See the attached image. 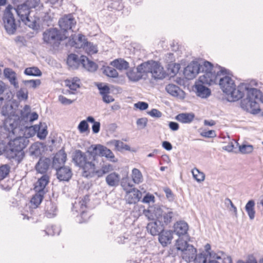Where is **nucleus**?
I'll use <instances>...</instances> for the list:
<instances>
[{
  "mask_svg": "<svg viewBox=\"0 0 263 263\" xmlns=\"http://www.w3.org/2000/svg\"><path fill=\"white\" fill-rule=\"evenodd\" d=\"M160 208L159 207H155L151 208L149 210H145L143 211L144 215L149 219V220H154L155 218L157 219V216L156 215V210Z\"/></svg>",
  "mask_w": 263,
  "mask_h": 263,
  "instance_id": "603ef678",
  "label": "nucleus"
},
{
  "mask_svg": "<svg viewBox=\"0 0 263 263\" xmlns=\"http://www.w3.org/2000/svg\"><path fill=\"white\" fill-rule=\"evenodd\" d=\"M90 148H92L91 152L94 158L96 156L105 157V153L107 152L106 150L108 149L106 147L101 144L92 145Z\"/></svg>",
  "mask_w": 263,
  "mask_h": 263,
  "instance_id": "72a5a7b5",
  "label": "nucleus"
},
{
  "mask_svg": "<svg viewBox=\"0 0 263 263\" xmlns=\"http://www.w3.org/2000/svg\"><path fill=\"white\" fill-rule=\"evenodd\" d=\"M194 118L193 113H181L176 116L175 119L182 123L189 124L193 121Z\"/></svg>",
  "mask_w": 263,
  "mask_h": 263,
  "instance_id": "c756f323",
  "label": "nucleus"
},
{
  "mask_svg": "<svg viewBox=\"0 0 263 263\" xmlns=\"http://www.w3.org/2000/svg\"><path fill=\"white\" fill-rule=\"evenodd\" d=\"M110 144L114 145L116 149L118 151L123 150L130 151V147L126 144H124L122 141L118 140H112L109 142Z\"/></svg>",
  "mask_w": 263,
  "mask_h": 263,
  "instance_id": "ea45409f",
  "label": "nucleus"
},
{
  "mask_svg": "<svg viewBox=\"0 0 263 263\" xmlns=\"http://www.w3.org/2000/svg\"><path fill=\"white\" fill-rule=\"evenodd\" d=\"M35 128L36 129L37 137L40 139H45L48 134L46 125L45 124L40 123L39 125H35Z\"/></svg>",
  "mask_w": 263,
  "mask_h": 263,
  "instance_id": "58836bf2",
  "label": "nucleus"
},
{
  "mask_svg": "<svg viewBox=\"0 0 263 263\" xmlns=\"http://www.w3.org/2000/svg\"><path fill=\"white\" fill-rule=\"evenodd\" d=\"M10 167L8 164H3L0 166V180L6 178L9 174Z\"/></svg>",
  "mask_w": 263,
  "mask_h": 263,
  "instance_id": "8fccbe9b",
  "label": "nucleus"
},
{
  "mask_svg": "<svg viewBox=\"0 0 263 263\" xmlns=\"http://www.w3.org/2000/svg\"><path fill=\"white\" fill-rule=\"evenodd\" d=\"M44 42L51 45L59 44L63 40L60 31L56 28H50L46 30L43 33Z\"/></svg>",
  "mask_w": 263,
  "mask_h": 263,
  "instance_id": "9b49d317",
  "label": "nucleus"
},
{
  "mask_svg": "<svg viewBox=\"0 0 263 263\" xmlns=\"http://www.w3.org/2000/svg\"><path fill=\"white\" fill-rule=\"evenodd\" d=\"M66 83L67 85L72 90H76L80 87V80L77 78H73L71 81H68Z\"/></svg>",
  "mask_w": 263,
  "mask_h": 263,
  "instance_id": "bf43d9fd",
  "label": "nucleus"
},
{
  "mask_svg": "<svg viewBox=\"0 0 263 263\" xmlns=\"http://www.w3.org/2000/svg\"><path fill=\"white\" fill-rule=\"evenodd\" d=\"M97 86L100 90V93L102 96L109 93V88L107 86H102L101 84H99Z\"/></svg>",
  "mask_w": 263,
  "mask_h": 263,
  "instance_id": "0e129e2a",
  "label": "nucleus"
},
{
  "mask_svg": "<svg viewBox=\"0 0 263 263\" xmlns=\"http://www.w3.org/2000/svg\"><path fill=\"white\" fill-rule=\"evenodd\" d=\"M121 185L124 191H128L134 186V184L130 182L128 177L123 178L121 182Z\"/></svg>",
  "mask_w": 263,
  "mask_h": 263,
  "instance_id": "052dcab7",
  "label": "nucleus"
},
{
  "mask_svg": "<svg viewBox=\"0 0 263 263\" xmlns=\"http://www.w3.org/2000/svg\"><path fill=\"white\" fill-rule=\"evenodd\" d=\"M45 211V215L48 218H53L57 215L58 210L56 204L48 200L46 202Z\"/></svg>",
  "mask_w": 263,
  "mask_h": 263,
  "instance_id": "cd10ccee",
  "label": "nucleus"
},
{
  "mask_svg": "<svg viewBox=\"0 0 263 263\" xmlns=\"http://www.w3.org/2000/svg\"><path fill=\"white\" fill-rule=\"evenodd\" d=\"M145 74L151 73L155 80H162L165 77V72L163 67L157 62L148 61L142 63Z\"/></svg>",
  "mask_w": 263,
  "mask_h": 263,
  "instance_id": "1a4fd4ad",
  "label": "nucleus"
},
{
  "mask_svg": "<svg viewBox=\"0 0 263 263\" xmlns=\"http://www.w3.org/2000/svg\"><path fill=\"white\" fill-rule=\"evenodd\" d=\"M159 241L163 247L167 246L171 243L173 239V233L171 231H164L159 234Z\"/></svg>",
  "mask_w": 263,
  "mask_h": 263,
  "instance_id": "bb28decb",
  "label": "nucleus"
},
{
  "mask_svg": "<svg viewBox=\"0 0 263 263\" xmlns=\"http://www.w3.org/2000/svg\"><path fill=\"white\" fill-rule=\"evenodd\" d=\"M23 22L31 28L35 29L38 26L39 17H32L33 12L30 10L26 5L18 6L16 9H14Z\"/></svg>",
  "mask_w": 263,
  "mask_h": 263,
  "instance_id": "0eeeda50",
  "label": "nucleus"
},
{
  "mask_svg": "<svg viewBox=\"0 0 263 263\" xmlns=\"http://www.w3.org/2000/svg\"><path fill=\"white\" fill-rule=\"evenodd\" d=\"M208 263H232V260L230 256L222 251L217 253L211 252L209 253Z\"/></svg>",
  "mask_w": 263,
  "mask_h": 263,
  "instance_id": "f8f14e48",
  "label": "nucleus"
},
{
  "mask_svg": "<svg viewBox=\"0 0 263 263\" xmlns=\"http://www.w3.org/2000/svg\"><path fill=\"white\" fill-rule=\"evenodd\" d=\"M86 41L84 35L79 34L78 37L76 40H74L73 37L72 39H70L69 41V44L72 47H74L76 48L83 49Z\"/></svg>",
  "mask_w": 263,
  "mask_h": 263,
  "instance_id": "c85d7f7f",
  "label": "nucleus"
},
{
  "mask_svg": "<svg viewBox=\"0 0 263 263\" xmlns=\"http://www.w3.org/2000/svg\"><path fill=\"white\" fill-rule=\"evenodd\" d=\"M203 84L197 83L195 85V88L198 96L205 98L209 97L211 94V91L208 87L203 86Z\"/></svg>",
  "mask_w": 263,
  "mask_h": 263,
  "instance_id": "f704fd0d",
  "label": "nucleus"
},
{
  "mask_svg": "<svg viewBox=\"0 0 263 263\" xmlns=\"http://www.w3.org/2000/svg\"><path fill=\"white\" fill-rule=\"evenodd\" d=\"M87 121L90 123H93L92 126V130L94 134H97L99 132L100 129V123L98 121H95V119L89 116L87 118Z\"/></svg>",
  "mask_w": 263,
  "mask_h": 263,
  "instance_id": "864d4df0",
  "label": "nucleus"
},
{
  "mask_svg": "<svg viewBox=\"0 0 263 263\" xmlns=\"http://www.w3.org/2000/svg\"><path fill=\"white\" fill-rule=\"evenodd\" d=\"M147 231L153 236L159 235L163 230L164 226L161 221L157 219L149 222L146 227Z\"/></svg>",
  "mask_w": 263,
  "mask_h": 263,
  "instance_id": "6ab92c4d",
  "label": "nucleus"
},
{
  "mask_svg": "<svg viewBox=\"0 0 263 263\" xmlns=\"http://www.w3.org/2000/svg\"><path fill=\"white\" fill-rule=\"evenodd\" d=\"M147 119L145 118L138 119L137 121V124L141 129L145 128L147 125Z\"/></svg>",
  "mask_w": 263,
  "mask_h": 263,
  "instance_id": "338daca9",
  "label": "nucleus"
},
{
  "mask_svg": "<svg viewBox=\"0 0 263 263\" xmlns=\"http://www.w3.org/2000/svg\"><path fill=\"white\" fill-rule=\"evenodd\" d=\"M51 164V160L49 158L42 157L40 159L35 165L36 171L41 174L45 173Z\"/></svg>",
  "mask_w": 263,
  "mask_h": 263,
  "instance_id": "393cba45",
  "label": "nucleus"
},
{
  "mask_svg": "<svg viewBox=\"0 0 263 263\" xmlns=\"http://www.w3.org/2000/svg\"><path fill=\"white\" fill-rule=\"evenodd\" d=\"M21 120L19 117V122L18 126L20 127V132L16 133L9 138L8 145L10 147H13V149H16L19 152H23V149L28 145L29 143L28 137L23 135V127L20 124Z\"/></svg>",
  "mask_w": 263,
  "mask_h": 263,
  "instance_id": "6e6552de",
  "label": "nucleus"
},
{
  "mask_svg": "<svg viewBox=\"0 0 263 263\" xmlns=\"http://www.w3.org/2000/svg\"><path fill=\"white\" fill-rule=\"evenodd\" d=\"M24 73L31 76H41L42 72L36 67H28L25 69Z\"/></svg>",
  "mask_w": 263,
  "mask_h": 263,
  "instance_id": "a18cd8bd",
  "label": "nucleus"
},
{
  "mask_svg": "<svg viewBox=\"0 0 263 263\" xmlns=\"http://www.w3.org/2000/svg\"><path fill=\"white\" fill-rule=\"evenodd\" d=\"M192 173L194 178L198 182H201L204 180L205 175L203 173L200 172L199 170L196 168L192 170Z\"/></svg>",
  "mask_w": 263,
  "mask_h": 263,
  "instance_id": "3c124183",
  "label": "nucleus"
},
{
  "mask_svg": "<svg viewBox=\"0 0 263 263\" xmlns=\"http://www.w3.org/2000/svg\"><path fill=\"white\" fill-rule=\"evenodd\" d=\"M72 160L77 166L82 168V175L86 178L102 177L113 170L111 164L104 162L100 163V168L96 167L93 162L95 159L91 154V148L86 153L79 149L75 151L72 155Z\"/></svg>",
  "mask_w": 263,
  "mask_h": 263,
  "instance_id": "f257e3e1",
  "label": "nucleus"
},
{
  "mask_svg": "<svg viewBox=\"0 0 263 263\" xmlns=\"http://www.w3.org/2000/svg\"><path fill=\"white\" fill-rule=\"evenodd\" d=\"M24 83L26 85H28L30 87L35 88L41 84V81L39 79L26 80L24 81Z\"/></svg>",
  "mask_w": 263,
  "mask_h": 263,
  "instance_id": "e2e57ef3",
  "label": "nucleus"
},
{
  "mask_svg": "<svg viewBox=\"0 0 263 263\" xmlns=\"http://www.w3.org/2000/svg\"><path fill=\"white\" fill-rule=\"evenodd\" d=\"M166 91L171 96L177 97L180 99H183L185 98V93L178 86L169 84L165 87Z\"/></svg>",
  "mask_w": 263,
  "mask_h": 263,
  "instance_id": "412c9836",
  "label": "nucleus"
},
{
  "mask_svg": "<svg viewBox=\"0 0 263 263\" xmlns=\"http://www.w3.org/2000/svg\"><path fill=\"white\" fill-rule=\"evenodd\" d=\"M142 197V193L135 188L130 189L126 192L125 199L129 204H135L138 202Z\"/></svg>",
  "mask_w": 263,
  "mask_h": 263,
  "instance_id": "a211bd4d",
  "label": "nucleus"
},
{
  "mask_svg": "<svg viewBox=\"0 0 263 263\" xmlns=\"http://www.w3.org/2000/svg\"><path fill=\"white\" fill-rule=\"evenodd\" d=\"M79 58L77 55L75 54H70L68 55L67 63L70 67H75L78 64Z\"/></svg>",
  "mask_w": 263,
  "mask_h": 263,
  "instance_id": "4d7b16f0",
  "label": "nucleus"
},
{
  "mask_svg": "<svg viewBox=\"0 0 263 263\" xmlns=\"http://www.w3.org/2000/svg\"><path fill=\"white\" fill-rule=\"evenodd\" d=\"M134 106L135 107L141 110H145L148 107V104L144 102H138V103H135Z\"/></svg>",
  "mask_w": 263,
  "mask_h": 263,
  "instance_id": "774afa93",
  "label": "nucleus"
},
{
  "mask_svg": "<svg viewBox=\"0 0 263 263\" xmlns=\"http://www.w3.org/2000/svg\"><path fill=\"white\" fill-rule=\"evenodd\" d=\"M256 85L257 83L255 80L248 84V89L245 91L247 93V97L241 102V107L244 110L253 114H258L260 111L258 102L261 91L257 88L252 87V86Z\"/></svg>",
  "mask_w": 263,
  "mask_h": 263,
  "instance_id": "20e7f679",
  "label": "nucleus"
},
{
  "mask_svg": "<svg viewBox=\"0 0 263 263\" xmlns=\"http://www.w3.org/2000/svg\"><path fill=\"white\" fill-rule=\"evenodd\" d=\"M103 73L110 78H117L118 77L117 71L111 67H105L103 69Z\"/></svg>",
  "mask_w": 263,
  "mask_h": 263,
  "instance_id": "09e8293b",
  "label": "nucleus"
},
{
  "mask_svg": "<svg viewBox=\"0 0 263 263\" xmlns=\"http://www.w3.org/2000/svg\"><path fill=\"white\" fill-rule=\"evenodd\" d=\"M13 7L11 5H8L5 11L3 21L4 27L7 32L9 34H13L16 30V24L13 14L11 11Z\"/></svg>",
  "mask_w": 263,
  "mask_h": 263,
  "instance_id": "9d476101",
  "label": "nucleus"
},
{
  "mask_svg": "<svg viewBox=\"0 0 263 263\" xmlns=\"http://www.w3.org/2000/svg\"><path fill=\"white\" fill-rule=\"evenodd\" d=\"M222 72L218 76L219 84L222 91L227 95L230 102H234L241 99L245 95V91L248 89V83H241L237 87L234 80L231 77L229 71L222 68Z\"/></svg>",
  "mask_w": 263,
  "mask_h": 263,
  "instance_id": "7ed1b4c3",
  "label": "nucleus"
},
{
  "mask_svg": "<svg viewBox=\"0 0 263 263\" xmlns=\"http://www.w3.org/2000/svg\"><path fill=\"white\" fill-rule=\"evenodd\" d=\"M209 261V253L206 254L205 253H201L198 254L196 253V256H195L194 259V263H208Z\"/></svg>",
  "mask_w": 263,
  "mask_h": 263,
  "instance_id": "c03bdc74",
  "label": "nucleus"
},
{
  "mask_svg": "<svg viewBox=\"0 0 263 263\" xmlns=\"http://www.w3.org/2000/svg\"><path fill=\"white\" fill-rule=\"evenodd\" d=\"M131 177L133 182L135 184H140L143 181V176L141 171L138 168L132 170Z\"/></svg>",
  "mask_w": 263,
  "mask_h": 263,
  "instance_id": "4c0bfd02",
  "label": "nucleus"
},
{
  "mask_svg": "<svg viewBox=\"0 0 263 263\" xmlns=\"http://www.w3.org/2000/svg\"><path fill=\"white\" fill-rule=\"evenodd\" d=\"M60 231L61 230L59 227L51 226L47 228L46 230L44 231V232L47 235L53 236L55 235H59Z\"/></svg>",
  "mask_w": 263,
  "mask_h": 263,
  "instance_id": "5fc2aeb1",
  "label": "nucleus"
},
{
  "mask_svg": "<svg viewBox=\"0 0 263 263\" xmlns=\"http://www.w3.org/2000/svg\"><path fill=\"white\" fill-rule=\"evenodd\" d=\"M83 49L88 54H92L96 53L98 51L97 47L90 42L86 41Z\"/></svg>",
  "mask_w": 263,
  "mask_h": 263,
  "instance_id": "de8ad7c7",
  "label": "nucleus"
},
{
  "mask_svg": "<svg viewBox=\"0 0 263 263\" xmlns=\"http://www.w3.org/2000/svg\"><path fill=\"white\" fill-rule=\"evenodd\" d=\"M142 63L139 65L136 68H133L126 72L127 77L132 81H138L140 80L145 72L144 71V67L142 66Z\"/></svg>",
  "mask_w": 263,
  "mask_h": 263,
  "instance_id": "f3484780",
  "label": "nucleus"
},
{
  "mask_svg": "<svg viewBox=\"0 0 263 263\" xmlns=\"http://www.w3.org/2000/svg\"><path fill=\"white\" fill-rule=\"evenodd\" d=\"M155 214L158 220H160L162 223H164L166 224L172 221V218L174 215L171 210L161 208H158L156 210Z\"/></svg>",
  "mask_w": 263,
  "mask_h": 263,
  "instance_id": "4468645a",
  "label": "nucleus"
},
{
  "mask_svg": "<svg viewBox=\"0 0 263 263\" xmlns=\"http://www.w3.org/2000/svg\"><path fill=\"white\" fill-rule=\"evenodd\" d=\"M163 191L165 193L166 197L169 201H173L174 199V195L171 190L168 187H164Z\"/></svg>",
  "mask_w": 263,
  "mask_h": 263,
  "instance_id": "69168bd1",
  "label": "nucleus"
},
{
  "mask_svg": "<svg viewBox=\"0 0 263 263\" xmlns=\"http://www.w3.org/2000/svg\"><path fill=\"white\" fill-rule=\"evenodd\" d=\"M199 64L200 72H203V74L199 78V82L208 85L215 84L218 76L222 72L221 69L223 67L218 66L214 68L212 64L208 61Z\"/></svg>",
  "mask_w": 263,
  "mask_h": 263,
  "instance_id": "39448f33",
  "label": "nucleus"
},
{
  "mask_svg": "<svg viewBox=\"0 0 263 263\" xmlns=\"http://www.w3.org/2000/svg\"><path fill=\"white\" fill-rule=\"evenodd\" d=\"M253 146L250 144H242L239 146L240 152L243 154H250L253 152Z\"/></svg>",
  "mask_w": 263,
  "mask_h": 263,
  "instance_id": "13d9d810",
  "label": "nucleus"
},
{
  "mask_svg": "<svg viewBox=\"0 0 263 263\" xmlns=\"http://www.w3.org/2000/svg\"><path fill=\"white\" fill-rule=\"evenodd\" d=\"M105 180L107 184L109 186H117L119 185L120 176L117 173L113 172L108 174Z\"/></svg>",
  "mask_w": 263,
  "mask_h": 263,
  "instance_id": "473e14b6",
  "label": "nucleus"
},
{
  "mask_svg": "<svg viewBox=\"0 0 263 263\" xmlns=\"http://www.w3.org/2000/svg\"><path fill=\"white\" fill-rule=\"evenodd\" d=\"M174 232L179 237V238H182L181 236H185L189 238V236H186L187 233L189 226L186 222L180 221L175 223L174 226Z\"/></svg>",
  "mask_w": 263,
  "mask_h": 263,
  "instance_id": "aec40b11",
  "label": "nucleus"
},
{
  "mask_svg": "<svg viewBox=\"0 0 263 263\" xmlns=\"http://www.w3.org/2000/svg\"><path fill=\"white\" fill-rule=\"evenodd\" d=\"M5 76L8 78L10 83L14 86L17 84L16 80L15 73L10 68H6L4 70Z\"/></svg>",
  "mask_w": 263,
  "mask_h": 263,
  "instance_id": "79ce46f5",
  "label": "nucleus"
},
{
  "mask_svg": "<svg viewBox=\"0 0 263 263\" xmlns=\"http://www.w3.org/2000/svg\"><path fill=\"white\" fill-rule=\"evenodd\" d=\"M80 62L85 68L89 71H95L97 69V65L93 62L90 61L85 56L82 55L81 57Z\"/></svg>",
  "mask_w": 263,
  "mask_h": 263,
  "instance_id": "2f4dec72",
  "label": "nucleus"
},
{
  "mask_svg": "<svg viewBox=\"0 0 263 263\" xmlns=\"http://www.w3.org/2000/svg\"><path fill=\"white\" fill-rule=\"evenodd\" d=\"M59 24L61 29L64 31L71 30L75 27L76 21L71 14H68L63 16L59 21Z\"/></svg>",
  "mask_w": 263,
  "mask_h": 263,
  "instance_id": "2eb2a0df",
  "label": "nucleus"
},
{
  "mask_svg": "<svg viewBox=\"0 0 263 263\" xmlns=\"http://www.w3.org/2000/svg\"><path fill=\"white\" fill-rule=\"evenodd\" d=\"M2 114L6 118L4 126L0 127V155L8 148L9 138L21 130L18 126L19 116L13 112L12 106L3 107Z\"/></svg>",
  "mask_w": 263,
  "mask_h": 263,
  "instance_id": "f03ea898",
  "label": "nucleus"
},
{
  "mask_svg": "<svg viewBox=\"0 0 263 263\" xmlns=\"http://www.w3.org/2000/svg\"><path fill=\"white\" fill-rule=\"evenodd\" d=\"M45 194L36 192L32 197L30 202L34 208H36L41 203Z\"/></svg>",
  "mask_w": 263,
  "mask_h": 263,
  "instance_id": "37998d69",
  "label": "nucleus"
},
{
  "mask_svg": "<svg viewBox=\"0 0 263 263\" xmlns=\"http://www.w3.org/2000/svg\"><path fill=\"white\" fill-rule=\"evenodd\" d=\"M35 127V125L29 127H27V126L24 127V129L23 128V135H25L26 137L28 136V137L34 136L36 134L37 132L36 129Z\"/></svg>",
  "mask_w": 263,
  "mask_h": 263,
  "instance_id": "6e6d98bb",
  "label": "nucleus"
},
{
  "mask_svg": "<svg viewBox=\"0 0 263 263\" xmlns=\"http://www.w3.org/2000/svg\"><path fill=\"white\" fill-rule=\"evenodd\" d=\"M111 65L119 70H126L129 67V63L123 59H118L111 62Z\"/></svg>",
  "mask_w": 263,
  "mask_h": 263,
  "instance_id": "c9c22d12",
  "label": "nucleus"
},
{
  "mask_svg": "<svg viewBox=\"0 0 263 263\" xmlns=\"http://www.w3.org/2000/svg\"><path fill=\"white\" fill-rule=\"evenodd\" d=\"M142 257L141 256L135 260H130L129 263H160L156 255L147 256L144 258L143 260L141 259Z\"/></svg>",
  "mask_w": 263,
  "mask_h": 263,
  "instance_id": "7c9ffc66",
  "label": "nucleus"
},
{
  "mask_svg": "<svg viewBox=\"0 0 263 263\" xmlns=\"http://www.w3.org/2000/svg\"><path fill=\"white\" fill-rule=\"evenodd\" d=\"M49 177L47 174L43 175L35 183L34 190L36 192L45 193V189L49 183Z\"/></svg>",
  "mask_w": 263,
  "mask_h": 263,
  "instance_id": "5701e85b",
  "label": "nucleus"
},
{
  "mask_svg": "<svg viewBox=\"0 0 263 263\" xmlns=\"http://www.w3.org/2000/svg\"><path fill=\"white\" fill-rule=\"evenodd\" d=\"M200 72V64L192 62L184 70V74L187 79H193Z\"/></svg>",
  "mask_w": 263,
  "mask_h": 263,
  "instance_id": "dca6fc26",
  "label": "nucleus"
},
{
  "mask_svg": "<svg viewBox=\"0 0 263 263\" xmlns=\"http://www.w3.org/2000/svg\"><path fill=\"white\" fill-rule=\"evenodd\" d=\"M30 108L28 105H25L23 108V111H21V116L24 118H28L29 116V121H33L38 118V115L37 113L33 112L30 114Z\"/></svg>",
  "mask_w": 263,
  "mask_h": 263,
  "instance_id": "e433bc0d",
  "label": "nucleus"
},
{
  "mask_svg": "<svg viewBox=\"0 0 263 263\" xmlns=\"http://www.w3.org/2000/svg\"><path fill=\"white\" fill-rule=\"evenodd\" d=\"M89 196H85L82 199H79L78 202H75L73 204L72 210H74L77 212H80L81 216H83L85 214V210L86 208V204L89 201Z\"/></svg>",
  "mask_w": 263,
  "mask_h": 263,
  "instance_id": "b1692460",
  "label": "nucleus"
},
{
  "mask_svg": "<svg viewBox=\"0 0 263 263\" xmlns=\"http://www.w3.org/2000/svg\"><path fill=\"white\" fill-rule=\"evenodd\" d=\"M178 238L175 243L178 253L187 263L193 262L196 256L197 249L192 245L188 243L187 240Z\"/></svg>",
  "mask_w": 263,
  "mask_h": 263,
  "instance_id": "423d86ee",
  "label": "nucleus"
},
{
  "mask_svg": "<svg viewBox=\"0 0 263 263\" xmlns=\"http://www.w3.org/2000/svg\"><path fill=\"white\" fill-rule=\"evenodd\" d=\"M255 202L253 200H249L245 206V210L248 214L250 219L252 220L255 217Z\"/></svg>",
  "mask_w": 263,
  "mask_h": 263,
  "instance_id": "a19ab883",
  "label": "nucleus"
},
{
  "mask_svg": "<svg viewBox=\"0 0 263 263\" xmlns=\"http://www.w3.org/2000/svg\"><path fill=\"white\" fill-rule=\"evenodd\" d=\"M107 3L108 9H115L116 10H121L123 8V5L121 1L117 0L109 3L108 1L106 2Z\"/></svg>",
  "mask_w": 263,
  "mask_h": 263,
  "instance_id": "49530a36",
  "label": "nucleus"
},
{
  "mask_svg": "<svg viewBox=\"0 0 263 263\" xmlns=\"http://www.w3.org/2000/svg\"><path fill=\"white\" fill-rule=\"evenodd\" d=\"M87 122V120H83L79 123L78 126V129L80 133H84L88 130L89 125Z\"/></svg>",
  "mask_w": 263,
  "mask_h": 263,
  "instance_id": "680f3d73",
  "label": "nucleus"
},
{
  "mask_svg": "<svg viewBox=\"0 0 263 263\" xmlns=\"http://www.w3.org/2000/svg\"><path fill=\"white\" fill-rule=\"evenodd\" d=\"M67 155L64 151H59L54 156L52 167L55 169H58L64 165L66 161Z\"/></svg>",
  "mask_w": 263,
  "mask_h": 263,
  "instance_id": "4be33fe9",
  "label": "nucleus"
},
{
  "mask_svg": "<svg viewBox=\"0 0 263 263\" xmlns=\"http://www.w3.org/2000/svg\"><path fill=\"white\" fill-rule=\"evenodd\" d=\"M5 153L7 158L17 164L21 162L24 157V152H19L13 149V148L10 147L9 145H8V148H6Z\"/></svg>",
  "mask_w": 263,
  "mask_h": 263,
  "instance_id": "ddd939ff",
  "label": "nucleus"
},
{
  "mask_svg": "<svg viewBox=\"0 0 263 263\" xmlns=\"http://www.w3.org/2000/svg\"><path fill=\"white\" fill-rule=\"evenodd\" d=\"M55 170L57 178L61 181H68L71 177V171L68 167L61 166Z\"/></svg>",
  "mask_w": 263,
  "mask_h": 263,
  "instance_id": "a878e982",
  "label": "nucleus"
}]
</instances>
